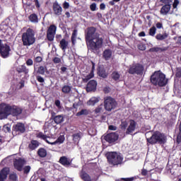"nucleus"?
<instances>
[{
    "label": "nucleus",
    "mask_w": 181,
    "mask_h": 181,
    "mask_svg": "<svg viewBox=\"0 0 181 181\" xmlns=\"http://www.w3.org/2000/svg\"><path fill=\"white\" fill-rule=\"evenodd\" d=\"M52 62L53 63H54V64H59V63H62V59L57 57H55L52 59Z\"/></svg>",
    "instance_id": "nucleus-50"
},
{
    "label": "nucleus",
    "mask_w": 181,
    "mask_h": 181,
    "mask_svg": "<svg viewBox=\"0 0 181 181\" xmlns=\"http://www.w3.org/2000/svg\"><path fill=\"white\" fill-rule=\"evenodd\" d=\"M52 9L54 15L57 16H60L62 12H63V8L60 6V4L57 2H54L52 6Z\"/></svg>",
    "instance_id": "nucleus-18"
},
{
    "label": "nucleus",
    "mask_w": 181,
    "mask_h": 181,
    "mask_svg": "<svg viewBox=\"0 0 181 181\" xmlns=\"http://www.w3.org/2000/svg\"><path fill=\"white\" fill-rule=\"evenodd\" d=\"M103 105H98L94 110L95 114H100L103 112Z\"/></svg>",
    "instance_id": "nucleus-45"
},
{
    "label": "nucleus",
    "mask_w": 181,
    "mask_h": 181,
    "mask_svg": "<svg viewBox=\"0 0 181 181\" xmlns=\"http://www.w3.org/2000/svg\"><path fill=\"white\" fill-rule=\"evenodd\" d=\"M169 37V34L164 33L163 34H157L156 35V39L157 40H165V39H168V37Z\"/></svg>",
    "instance_id": "nucleus-36"
},
{
    "label": "nucleus",
    "mask_w": 181,
    "mask_h": 181,
    "mask_svg": "<svg viewBox=\"0 0 181 181\" xmlns=\"http://www.w3.org/2000/svg\"><path fill=\"white\" fill-rule=\"evenodd\" d=\"M156 26L157 29H162V28H163V25L162 24V23H157L156 24Z\"/></svg>",
    "instance_id": "nucleus-62"
},
{
    "label": "nucleus",
    "mask_w": 181,
    "mask_h": 181,
    "mask_svg": "<svg viewBox=\"0 0 181 181\" xmlns=\"http://www.w3.org/2000/svg\"><path fill=\"white\" fill-rule=\"evenodd\" d=\"M8 180L9 181H18V174L16 173H11L8 175Z\"/></svg>",
    "instance_id": "nucleus-42"
},
{
    "label": "nucleus",
    "mask_w": 181,
    "mask_h": 181,
    "mask_svg": "<svg viewBox=\"0 0 181 181\" xmlns=\"http://www.w3.org/2000/svg\"><path fill=\"white\" fill-rule=\"evenodd\" d=\"M95 27H88L85 33V40L88 49L91 52H97L103 47L104 40L100 37V34L97 33Z\"/></svg>",
    "instance_id": "nucleus-1"
},
{
    "label": "nucleus",
    "mask_w": 181,
    "mask_h": 181,
    "mask_svg": "<svg viewBox=\"0 0 181 181\" xmlns=\"http://www.w3.org/2000/svg\"><path fill=\"white\" fill-rule=\"evenodd\" d=\"M139 50H141L142 52L146 50V45L144 44H140L137 46Z\"/></svg>",
    "instance_id": "nucleus-51"
},
{
    "label": "nucleus",
    "mask_w": 181,
    "mask_h": 181,
    "mask_svg": "<svg viewBox=\"0 0 181 181\" xmlns=\"http://www.w3.org/2000/svg\"><path fill=\"white\" fill-rule=\"evenodd\" d=\"M46 70H47V68L46 66H40L37 68V70L36 71V74H40L41 76H45V73H46Z\"/></svg>",
    "instance_id": "nucleus-38"
},
{
    "label": "nucleus",
    "mask_w": 181,
    "mask_h": 181,
    "mask_svg": "<svg viewBox=\"0 0 181 181\" xmlns=\"http://www.w3.org/2000/svg\"><path fill=\"white\" fill-rule=\"evenodd\" d=\"M100 11H104L105 9V4H104V3L100 4Z\"/></svg>",
    "instance_id": "nucleus-63"
},
{
    "label": "nucleus",
    "mask_w": 181,
    "mask_h": 181,
    "mask_svg": "<svg viewBox=\"0 0 181 181\" xmlns=\"http://www.w3.org/2000/svg\"><path fill=\"white\" fill-rule=\"evenodd\" d=\"M9 29V25L6 24L5 22H3L0 25V32L1 33H6Z\"/></svg>",
    "instance_id": "nucleus-32"
},
{
    "label": "nucleus",
    "mask_w": 181,
    "mask_h": 181,
    "mask_svg": "<svg viewBox=\"0 0 181 181\" xmlns=\"http://www.w3.org/2000/svg\"><path fill=\"white\" fill-rule=\"evenodd\" d=\"M35 30L30 28H28L21 35L23 46L28 47L35 45L36 42V37H35Z\"/></svg>",
    "instance_id": "nucleus-4"
},
{
    "label": "nucleus",
    "mask_w": 181,
    "mask_h": 181,
    "mask_svg": "<svg viewBox=\"0 0 181 181\" xmlns=\"http://www.w3.org/2000/svg\"><path fill=\"white\" fill-rule=\"evenodd\" d=\"M65 139H66L63 135H60L55 141H52V144H50V145H56V144H63Z\"/></svg>",
    "instance_id": "nucleus-39"
},
{
    "label": "nucleus",
    "mask_w": 181,
    "mask_h": 181,
    "mask_svg": "<svg viewBox=\"0 0 181 181\" xmlns=\"http://www.w3.org/2000/svg\"><path fill=\"white\" fill-rule=\"evenodd\" d=\"M2 129H3L4 132H5L6 134L8 133V132H11V125L5 124L3 127Z\"/></svg>",
    "instance_id": "nucleus-46"
},
{
    "label": "nucleus",
    "mask_w": 181,
    "mask_h": 181,
    "mask_svg": "<svg viewBox=\"0 0 181 181\" xmlns=\"http://www.w3.org/2000/svg\"><path fill=\"white\" fill-rule=\"evenodd\" d=\"M91 63H92L91 71L90 72L89 74L86 75L85 78H82V81H83L84 83H88L89 80H91V78L94 77V70H95V64L93 62H91Z\"/></svg>",
    "instance_id": "nucleus-17"
},
{
    "label": "nucleus",
    "mask_w": 181,
    "mask_h": 181,
    "mask_svg": "<svg viewBox=\"0 0 181 181\" xmlns=\"http://www.w3.org/2000/svg\"><path fill=\"white\" fill-rule=\"evenodd\" d=\"M97 90V82L95 80H90L86 86V91L91 93V91H95Z\"/></svg>",
    "instance_id": "nucleus-16"
},
{
    "label": "nucleus",
    "mask_w": 181,
    "mask_h": 181,
    "mask_svg": "<svg viewBox=\"0 0 181 181\" xmlns=\"http://www.w3.org/2000/svg\"><path fill=\"white\" fill-rule=\"evenodd\" d=\"M156 34V27L153 26L149 29L148 35L150 36H155Z\"/></svg>",
    "instance_id": "nucleus-43"
},
{
    "label": "nucleus",
    "mask_w": 181,
    "mask_h": 181,
    "mask_svg": "<svg viewBox=\"0 0 181 181\" xmlns=\"http://www.w3.org/2000/svg\"><path fill=\"white\" fill-rule=\"evenodd\" d=\"M150 81L153 86L165 87L168 84V79L166 75L160 71H156L150 77Z\"/></svg>",
    "instance_id": "nucleus-3"
},
{
    "label": "nucleus",
    "mask_w": 181,
    "mask_h": 181,
    "mask_svg": "<svg viewBox=\"0 0 181 181\" xmlns=\"http://www.w3.org/2000/svg\"><path fill=\"white\" fill-rule=\"evenodd\" d=\"M36 80L38 81V83H45V78L41 76L37 75Z\"/></svg>",
    "instance_id": "nucleus-53"
},
{
    "label": "nucleus",
    "mask_w": 181,
    "mask_h": 181,
    "mask_svg": "<svg viewBox=\"0 0 181 181\" xmlns=\"http://www.w3.org/2000/svg\"><path fill=\"white\" fill-rule=\"evenodd\" d=\"M160 2L164 4V5H170V6H172V2H173V0H160Z\"/></svg>",
    "instance_id": "nucleus-48"
},
{
    "label": "nucleus",
    "mask_w": 181,
    "mask_h": 181,
    "mask_svg": "<svg viewBox=\"0 0 181 181\" xmlns=\"http://www.w3.org/2000/svg\"><path fill=\"white\" fill-rule=\"evenodd\" d=\"M105 156L107 158L109 165L112 166H118V165H122L124 157L120 153L117 151H109L106 153Z\"/></svg>",
    "instance_id": "nucleus-6"
},
{
    "label": "nucleus",
    "mask_w": 181,
    "mask_h": 181,
    "mask_svg": "<svg viewBox=\"0 0 181 181\" xmlns=\"http://www.w3.org/2000/svg\"><path fill=\"white\" fill-rule=\"evenodd\" d=\"M103 105L105 111L111 112L112 110H115L118 105L117 100L111 96H106L104 98Z\"/></svg>",
    "instance_id": "nucleus-8"
},
{
    "label": "nucleus",
    "mask_w": 181,
    "mask_h": 181,
    "mask_svg": "<svg viewBox=\"0 0 181 181\" xmlns=\"http://www.w3.org/2000/svg\"><path fill=\"white\" fill-rule=\"evenodd\" d=\"M63 8H64V9H69V8H70V4H69V2L65 1L63 4Z\"/></svg>",
    "instance_id": "nucleus-56"
},
{
    "label": "nucleus",
    "mask_w": 181,
    "mask_h": 181,
    "mask_svg": "<svg viewBox=\"0 0 181 181\" xmlns=\"http://www.w3.org/2000/svg\"><path fill=\"white\" fill-rule=\"evenodd\" d=\"M135 179H136L135 177H129V178H121L116 181H134V180H135Z\"/></svg>",
    "instance_id": "nucleus-49"
},
{
    "label": "nucleus",
    "mask_w": 181,
    "mask_h": 181,
    "mask_svg": "<svg viewBox=\"0 0 181 181\" xmlns=\"http://www.w3.org/2000/svg\"><path fill=\"white\" fill-rule=\"evenodd\" d=\"M179 4H180L179 0H174V2L173 4V8L174 9H176V8H177V5H179Z\"/></svg>",
    "instance_id": "nucleus-54"
},
{
    "label": "nucleus",
    "mask_w": 181,
    "mask_h": 181,
    "mask_svg": "<svg viewBox=\"0 0 181 181\" xmlns=\"http://www.w3.org/2000/svg\"><path fill=\"white\" fill-rule=\"evenodd\" d=\"M28 19L32 23H37L39 22V18L36 13H32L28 16Z\"/></svg>",
    "instance_id": "nucleus-33"
},
{
    "label": "nucleus",
    "mask_w": 181,
    "mask_h": 181,
    "mask_svg": "<svg viewBox=\"0 0 181 181\" xmlns=\"http://www.w3.org/2000/svg\"><path fill=\"white\" fill-rule=\"evenodd\" d=\"M56 32H57V26L54 24L50 25L47 30L46 40H48V42H54Z\"/></svg>",
    "instance_id": "nucleus-10"
},
{
    "label": "nucleus",
    "mask_w": 181,
    "mask_h": 181,
    "mask_svg": "<svg viewBox=\"0 0 181 181\" xmlns=\"http://www.w3.org/2000/svg\"><path fill=\"white\" fill-rule=\"evenodd\" d=\"M36 136L40 139H42L43 141L47 142V144H49V145H50V144H52V141H49V139H52L49 136H47L46 134H43V132H39L38 134H37Z\"/></svg>",
    "instance_id": "nucleus-24"
},
{
    "label": "nucleus",
    "mask_w": 181,
    "mask_h": 181,
    "mask_svg": "<svg viewBox=\"0 0 181 181\" xmlns=\"http://www.w3.org/2000/svg\"><path fill=\"white\" fill-rule=\"evenodd\" d=\"M39 158H46L47 156V150L45 148H40L37 151Z\"/></svg>",
    "instance_id": "nucleus-27"
},
{
    "label": "nucleus",
    "mask_w": 181,
    "mask_h": 181,
    "mask_svg": "<svg viewBox=\"0 0 181 181\" xmlns=\"http://www.w3.org/2000/svg\"><path fill=\"white\" fill-rule=\"evenodd\" d=\"M68 47H69V41L66 40V39L64 38L60 40L59 47L60 49H62V50L65 52Z\"/></svg>",
    "instance_id": "nucleus-29"
},
{
    "label": "nucleus",
    "mask_w": 181,
    "mask_h": 181,
    "mask_svg": "<svg viewBox=\"0 0 181 181\" xmlns=\"http://www.w3.org/2000/svg\"><path fill=\"white\" fill-rule=\"evenodd\" d=\"M108 129H110V131H117V126L110 125Z\"/></svg>",
    "instance_id": "nucleus-59"
},
{
    "label": "nucleus",
    "mask_w": 181,
    "mask_h": 181,
    "mask_svg": "<svg viewBox=\"0 0 181 181\" xmlns=\"http://www.w3.org/2000/svg\"><path fill=\"white\" fill-rule=\"evenodd\" d=\"M118 138H119V135L116 132H112L104 136V139L108 144H115L118 141Z\"/></svg>",
    "instance_id": "nucleus-13"
},
{
    "label": "nucleus",
    "mask_w": 181,
    "mask_h": 181,
    "mask_svg": "<svg viewBox=\"0 0 181 181\" xmlns=\"http://www.w3.org/2000/svg\"><path fill=\"white\" fill-rule=\"evenodd\" d=\"M175 76L177 77V78H181V68L180 67L176 68Z\"/></svg>",
    "instance_id": "nucleus-47"
},
{
    "label": "nucleus",
    "mask_w": 181,
    "mask_h": 181,
    "mask_svg": "<svg viewBox=\"0 0 181 181\" xmlns=\"http://www.w3.org/2000/svg\"><path fill=\"white\" fill-rule=\"evenodd\" d=\"M54 114L56 113H52V118L54 119V122L55 124H62L63 121H64V118L63 117V115H57L54 116Z\"/></svg>",
    "instance_id": "nucleus-28"
},
{
    "label": "nucleus",
    "mask_w": 181,
    "mask_h": 181,
    "mask_svg": "<svg viewBox=\"0 0 181 181\" xmlns=\"http://www.w3.org/2000/svg\"><path fill=\"white\" fill-rule=\"evenodd\" d=\"M111 77L114 81H119L121 78V74H119L118 71H114L111 74Z\"/></svg>",
    "instance_id": "nucleus-37"
},
{
    "label": "nucleus",
    "mask_w": 181,
    "mask_h": 181,
    "mask_svg": "<svg viewBox=\"0 0 181 181\" xmlns=\"http://www.w3.org/2000/svg\"><path fill=\"white\" fill-rule=\"evenodd\" d=\"M67 71V67L62 66L61 67V74H64V73H66Z\"/></svg>",
    "instance_id": "nucleus-61"
},
{
    "label": "nucleus",
    "mask_w": 181,
    "mask_h": 181,
    "mask_svg": "<svg viewBox=\"0 0 181 181\" xmlns=\"http://www.w3.org/2000/svg\"><path fill=\"white\" fill-rule=\"evenodd\" d=\"M129 74H136L137 76H142L144 74V65L137 63L129 66L127 70Z\"/></svg>",
    "instance_id": "nucleus-9"
},
{
    "label": "nucleus",
    "mask_w": 181,
    "mask_h": 181,
    "mask_svg": "<svg viewBox=\"0 0 181 181\" xmlns=\"http://www.w3.org/2000/svg\"><path fill=\"white\" fill-rule=\"evenodd\" d=\"M120 128L125 131L126 129V135H131L135 129H136V122L134 119H130V123L128 126V122L127 120L121 121Z\"/></svg>",
    "instance_id": "nucleus-7"
},
{
    "label": "nucleus",
    "mask_w": 181,
    "mask_h": 181,
    "mask_svg": "<svg viewBox=\"0 0 181 181\" xmlns=\"http://www.w3.org/2000/svg\"><path fill=\"white\" fill-rule=\"evenodd\" d=\"M169 47H151L148 49V52L150 53H163V52H166Z\"/></svg>",
    "instance_id": "nucleus-19"
},
{
    "label": "nucleus",
    "mask_w": 181,
    "mask_h": 181,
    "mask_svg": "<svg viewBox=\"0 0 181 181\" xmlns=\"http://www.w3.org/2000/svg\"><path fill=\"white\" fill-rule=\"evenodd\" d=\"M119 1L121 0H112L109 1V5H110L111 6H114V5H115V3L119 2Z\"/></svg>",
    "instance_id": "nucleus-58"
},
{
    "label": "nucleus",
    "mask_w": 181,
    "mask_h": 181,
    "mask_svg": "<svg viewBox=\"0 0 181 181\" xmlns=\"http://www.w3.org/2000/svg\"><path fill=\"white\" fill-rule=\"evenodd\" d=\"M11 47L8 44H2V40H0V56L3 59H6L10 54Z\"/></svg>",
    "instance_id": "nucleus-11"
},
{
    "label": "nucleus",
    "mask_w": 181,
    "mask_h": 181,
    "mask_svg": "<svg viewBox=\"0 0 181 181\" xmlns=\"http://www.w3.org/2000/svg\"><path fill=\"white\" fill-rule=\"evenodd\" d=\"M13 165L16 170H18V172H22V170H23V166L26 165V160L22 158H16L13 160Z\"/></svg>",
    "instance_id": "nucleus-12"
},
{
    "label": "nucleus",
    "mask_w": 181,
    "mask_h": 181,
    "mask_svg": "<svg viewBox=\"0 0 181 181\" xmlns=\"http://www.w3.org/2000/svg\"><path fill=\"white\" fill-rule=\"evenodd\" d=\"M98 75L102 78H107L108 77V74L105 71L104 68H99L98 70Z\"/></svg>",
    "instance_id": "nucleus-31"
},
{
    "label": "nucleus",
    "mask_w": 181,
    "mask_h": 181,
    "mask_svg": "<svg viewBox=\"0 0 181 181\" xmlns=\"http://www.w3.org/2000/svg\"><path fill=\"white\" fill-rule=\"evenodd\" d=\"M83 134L81 132H78L76 133H74L72 134V139L74 142H77V144H78V142H80V141H81V138H83Z\"/></svg>",
    "instance_id": "nucleus-23"
},
{
    "label": "nucleus",
    "mask_w": 181,
    "mask_h": 181,
    "mask_svg": "<svg viewBox=\"0 0 181 181\" xmlns=\"http://www.w3.org/2000/svg\"><path fill=\"white\" fill-rule=\"evenodd\" d=\"M59 162L61 165H62V166H65V168H67L71 165V160L68 158L66 156L60 157Z\"/></svg>",
    "instance_id": "nucleus-20"
},
{
    "label": "nucleus",
    "mask_w": 181,
    "mask_h": 181,
    "mask_svg": "<svg viewBox=\"0 0 181 181\" xmlns=\"http://www.w3.org/2000/svg\"><path fill=\"white\" fill-rule=\"evenodd\" d=\"M171 8H172V6L169 4H164L160 10V15H168V13L170 12Z\"/></svg>",
    "instance_id": "nucleus-22"
},
{
    "label": "nucleus",
    "mask_w": 181,
    "mask_h": 181,
    "mask_svg": "<svg viewBox=\"0 0 181 181\" xmlns=\"http://www.w3.org/2000/svg\"><path fill=\"white\" fill-rule=\"evenodd\" d=\"M103 57L106 61L110 60L112 57V51L110 49H105L103 52Z\"/></svg>",
    "instance_id": "nucleus-25"
},
{
    "label": "nucleus",
    "mask_w": 181,
    "mask_h": 181,
    "mask_svg": "<svg viewBox=\"0 0 181 181\" xmlns=\"http://www.w3.org/2000/svg\"><path fill=\"white\" fill-rule=\"evenodd\" d=\"M16 71H17L18 74H21V73H23V74H28L29 69H28L25 65H20L16 67Z\"/></svg>",
    "instance_id": "nucleus-21"
},
{
    "label": "nucleus",
    "mask_w": 181,
    "mask_h": 181,
    "mask_svg": "<svg viewBox=\"0 0 181 181\" xmlns=\"http://www.w3.org/2000/svg\"><path fill=\"white\" fill-rule=\"evenodd\" d=\"M54 104L56 107H57L58 108H60V100H56Z\"/></svg>",
    "instance_id": "nucleus-64"
},
{
    "label": "nucleus",
    "mask_w": 181,
    "mask_h": 181,
    "mask_svg": "<svg viewBox=\"0 0 181 181\" xmlns=\"http://www.w3.org/2000/svg\"><path fill=\"white\" fill-rule=\"evenodd\" d=\"M30 169H32L30 165H25V167H23L24 175H28L29 172H30Z\"/></svg>",
    "instance_id": "nucleus-44"
},
{
    "label": "nucleus",
    "mask_w": 181,
    "mask_h": 181,
    "mask_svg": "<svg viewBox=\"0 0 181 181\" xmlns=\"http://www.w3.org/2000/svg\"><path fill=\"white\" fill-rule=\"evenodd\" d=\"M100 102V98L93 97L87 103L88 105H95L97 103Z\"/></svg>",
    "instance_id": "nucleus-35"
},
{
    "label": "nucleus",
    "mask_w": 181,
    "mask_h": 181,
    "mask_svg": "<svg viewBox=\"0 0 181 181\" xmlns=\"http://www.w3.org/2000/svg\"><path fill=\"white\" fill-rule=\"evenodd\" d=\"M90 110L87 109H82L80 112H78L76 115V117H81V115H88Z\"/></svg>",
    "instance_id": "nucleus-41"
},
{
    "label": "nucleus",
    "mask_w": 181,
    "mask_h": 181,
    "mask_svg": "<svg viewBox=\"0 0 181 181\" xmlns=\"http://www.w3.org/2000/svg\"><path fill=\"white\" fill-rule=\"evenodd\" d=\"M81 179H82V180L83 181H93V180L91 179V176H90V175H88V173H86V171H82L81 173Z\"/></svg>",
    "instance_id": "nucleus-30"
},
{
    "label": "nucleus",
    "mask_w": 181,
    "mask_h": 181,
    "mask_svg": "<svg viewBox=\"0 0 181 181\" xmlns=\"http://www.w3.org/2000/svg\"><path fill=\"white\" fill-rule=\"evenodd\" d=\"M62 93H64V94H70V93L71 92V86L69 85H65L62 87Z\"/></svg>",
    "instance_id": "nucleus-40"
},
{
    "label": "nucleus",
    "mask_w": 181,
    "mask_h": 181,
    "mask_svg": "<svg viewBox=\"0 0 181 181\" xmlns=\"http://www.w3.org/2000/svg\"><path fill=\"white\" fill-rule=\"evenodd\" d=\"M23 110L21 107H18L16 106H11L8 105H0V119H4V118H7L8 115H13L14 117H18V115H21V113Z\"/></svg>",
    "instance_id": "nucleus-2"
},
{
    "label": "nucleus",
    "mask_w": 181,
    "mask_h": 181,
    "mask_svg": "<svg viewBox=\"0 0 181 181\" xmlns=\"http://www.w3.org/2000/svg\"><path fill=\"white\" fill-rule=\"evenodd\" d=\"M90 11H92V12L97 11V4L93 3L92 4H90Z\"/></svg>",
    "instance_id": "nucleus-52"
},
{
    "label": "nucleus",
    "mask_w": 181,
    "mask_h": 181,
    "mask_svg": "<svg viewBox=\"0 0 181 181\" xmlns=\"http://www.w3.org/2000/svg\"><path fill=\"white\" fill-rule=\"evenodd\" d=\"M71 41L72 46H76V42H77V30H74L71 37Z\"/></svg>",
    "instance_id": "nucleus-34"
},
{
    "label": "nucleus",
    "mask_w": 181,
    "mask_h": 181,
    "mask_svg": "<svg viewBox=\"0 0 181 181\" xmlns=\"http://www.w3.org/2000/svg\"><path fill=\"white\" fill-rule=\"evenodd\" d=\"M11 173V169L8 167H4L0 170V181L6 180L8 175Z\"/></svg>",
    "instance_id": "nucleus-15"
},
{
    "label": "nucleus",
    "mask_w": 181,
    "mask_h": 181,
    "mask_svg": "<svg viewBox=\"0 0 181 181\" xmlns=\"http://www.w3.org/2000/svg\"><path fill=\"white\" fill-rule=\"evenodd\" d=\"M13 131L16 134H25L26 128L24 124L18 122L13 126Z\"/></svg>",
    "instance_id": "nucleus-14"
},
{
    "label": "nucleus",
    "mask_w": 181,
    "mask_h": 181,
    "mask_svg": "<svg viewBox=\"0 0 181 181\" xmlns=\"http://www.w3.org/2000/svg\"><path fill=\"white\" fill-rule=\"evenodd\" d=\"M42 61L43 58H42V57H37L35 59V62H36V63H42Z\"/></svg>",
    "instance_id": "nucleus-57"
},
{
    "label": "nucleus",
    "mask_w": 181,
    "mask_h": 181,
    "mask_svg": "<svg viewBox=\"0 0 181 181\" xmlns=\"http://www.w3.org/2000/svg\"><path fill=\"white\" fill-rule=\"evenodd\" d=\"M25 64L27 66H33V60L32 59H28Z\"/></svg>",
    "instance_id": "nucleus-55"
},
{
    "label": "nucleus",
    "mask_w": 181,
    "mask_h": 181,
    "mask_svg": "<svg viewBox=\"0 0 181 181\" xmlns=\"http://www.w3.org/2000/svg\"><path fill=\"white\" fill-rule=\"evenodd\" d=\"M146 175H148V170H145V168H143L141 170V175L146 176Z\"/></svg>",
    "instance_id": "nucleus-60"
},
{
    "label": "nucleus",
    "mask_w": 181,
    "mask_h": 181,
    "mask_svg": "<svg viewBox=\"0 0 181 181\" xmlns=\"http://www.w3.org/2000/svg\"><path fill=\"white\" fill-rule=\"evenodd\" d=\"M146 141L150 145H165L168 141V138L165 134L161 133L159 131H156L153 133L150 138H147Z\"/></svg>",
    "instance_id": "nucleus-5"
},
{
    "label": "nucleus",
    "mask_w": 181,
    "mask_h": 181,
    "mask_svg": "<svg viewBox=\"0 0 181 181\" xmlns=\"http://www.w3.org/2000/svg\"><path fill=\"white\" fill-rule=\"evenodd\" d=\"M39 145H40V143L37 140H31L30 143L28 144V149H30V151H35V149L39 148Z\"/></svg>",
    "instance_id": "nucleus-26"
}]
</instances>
